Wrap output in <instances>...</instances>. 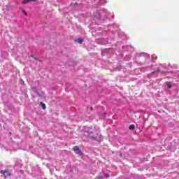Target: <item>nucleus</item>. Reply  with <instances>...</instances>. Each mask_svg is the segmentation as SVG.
Wrapping results in <instances>:
<instances>
[{"instance_id": "20e7f679", "label": "nucleus", "mask_w": 179, "mask_h": 179, "mask_svg": "<svg viewBox=\"0 0 179 179\" xmlns=\"http://www.w3.org/2000/svg\"><path fill=\"white\" fill-rule=\"evenodd\" d=\"M37 0H24L22 3L23 5H26V3H29V2H36Z\"/></svg>"}, {"instance_id": "6e6552de", "label": "nucleus", "mask_w": 179, "mask_h": 179, "mask_svg": "<svg viewBox=\"0 0 179 179\" xmlns=\"http://www.w3.org/2000/svg\"><path fill=\"white\" fill-rule=\"evenodd\" d=\"M35 93L39 96V97H43V95L38 93V92L35 91Z\"/></svg>"}, {"instance_id": "f257e3e1", "label": "nucleus", "mask_w": 179, "mask_h": 179, "mask_svg": "<svg viewBox=\"0 0 179 179\" xmlns=\"http://www.w3.org/2000/svg\"><path fill=\"white\" fill-rule=\"evenodd\" d=\"M1 174H2L3 176H4L5 178H6V177H10V173H9V172L8 171V170H2L1 171Z\"/></svg>"}, {"instance_id": "4468645a", "label": "nucleus", "mask_w": 179, "mask_h": 179, "mask_svg": "<svg viewBox=\"0 0 179 179\" xmlns=\"http://www.w3.org/2000/svg\"><path fill=\"white\" fill-rule=\"evenodd\" d=\"M91 110H93V108H92V107H91Z\"/></svg>"}, {"instance_id": "f8f14e48", "label": "nucleus", "mask_w": 179, "mask_h": 179, "mask_svg": "<svg viewBox=\"0 0 179 179\" xmlns=\"http://www.w3.org/2000/svg\"><path fill=\"white\" fill-rule=\"evenodd\" d=\"M105 177H106V178H108V177H110V175L106 174V175H105Z\"/></svg>"}, {"instance_id": "0eeeda50", "label": "nucleus", "mask_w": 179, "mask_h": 179, "mask_svg": "<svg viewBox=\"0 0 179 179\" xmlns=\"http://www.w3.org/2000/svg\"><path fill=\"white\" fill-rule=\"evenodd\" d=\"M129 129H131V131L135 129V124L129 125Z\"/></svg>"}, {"instance_id": "f03ea898", "label": "nucleus", "mask_w": 179, "mask_h": 179, "mask_svg": "<svg viewBox=\"0 0 179 179\" xmlns=\"http://www.w3.org/2000/svg\"><path fill=\"white\" fill-rule=\"evenodd\" d=\"M90 138L92 139H94L95 141H97V142H100V138H99V134H95L94 135H92V134H90Z\"/></svg>"}, {"instance_id": "9d476101", "label": "nucleus", "mask_w": 179, "mask_h": 179, "mask_svg": "<svg viewBox=\"0 0 179 179\" xmlns=\"http://www.w3.org/2000/svg\"><path fill=\"white\" fill-rule=\"evenodd\" d=\"M168 89H171V85L170 84L168 85Z\"/></svg>"}, {"instance_id": "1a4fd4ad", "label": "nucleus", "mask_w": 179, "mask_h": 179, "mask_svg": "<svg viewBox=\"0 0 179 179\" xmlns=\"http://www.w3.org/2000/svg\"><path fill=\"white\" fill-rule=\"evenodd\" d=\"M22 13L25 15V16H27V12H26L24 10H22Z\"/></svg>"}, {"instance_id": "423d86ee", "label": "nucleus", "mask_w": 179, "mask_h": 179, "mask_svg": "<svg viewBox=\"0 0 179 179\" xmlns=\"http://www.w3.org/2000/svg\"><path fill=\"white\" fill-rule=\"evenodd\" d=\"M78 43L79 44H82V43H83V38H79L78 40H77Z\"/></svg>"}, {"instance_id": "39448f33", "label": "nucleus", "mask_w": 179, "mask_h": 179, "mask_svg": "<svg viewBox=\"0 0 179 179\" xmlns=\"http://www.w3.org/2000/svg\"><path fill=\"white\" fill-rule=\"evenodd\" d=\"M40 106H41L43 110H45V108H47L45 106V103H44L43 102L40 103Z\"/></svg>"}, {"instance_id": "7ed1b4c3", "label": "nucleus", "mask_w": 179, "mask_h": 179, "mask_svg": "<svg viewBox=\"0 0 179 179\" xmlns=\"http://www.w3.org/2000/svg\"><path fill=\"white\" fill-rule=\"evenodd\" d=\"M73 149L76 155H80V153H82V150H80V148L78 145L74 146Z\"/></svg>"}, {"instance_id": "ddd939ff", "label": "nucleus", "mask_w": 179, "mask_h": 179, "mask_svg": "<svg viewBox=\"0 0 179 179\" xmlns=\"http://www.w3.org/2000/svg\"><path fill=\"white\" fill-rule=\"evenodd\" d=\"M31 57L32 58H34V56H33V55H31Z\"/></svg>"}, {"instance_id": "9b49d317", "label": "nucleus", "mask_w": 179, "mask_h": 179, "mask_svg": "<svg viewBox=\"0 0 179 179\" xmlns=\"http://www.w3.org/2000/svg\"><path fill=\"white\" fill-rule=\"evenodd\" d=\"M96 178L97 179H103V176H98Z\"/></svg>"}]
</instances>
